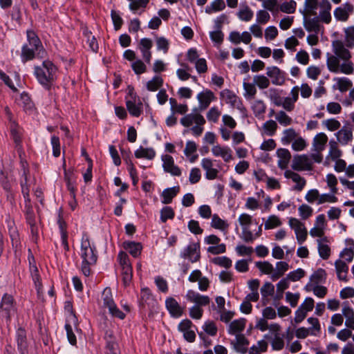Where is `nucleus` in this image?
Listing matches in <instances>:
<instances>
[{
  "instance_id": "nucleus-11",
  "label": "nucleus",
  "mask_w": 354,
  "mask_h": 354,
  "mask_svg": "<svg viewBox=\"0 0 354 354\" xmlns=\"http://www.w3.org/2000/svg\"><path fill=\"white\" fill-rule=\"evenodd\" d=\"M21 167L22 174L20 179V185L21 187V193L25 199V202H30L29 196L30 192V180L28 178L29 169L28 167V163L26 161L21 160Z\"/></svg>"
},
{
  "instance_id": "nucleus-21",
  "label": "nucleus",
  "mask_w": 354,
  "mask_h": 354,
  "mask_svg": "<svg viewBox=\"0 0 354 354\" xmlns=\"http://www.w3.org/2000/svg\"><path fill=\"white\" fill-rule=\"evenodd\" d=\"M338 142L346 145L353 140V129L350 124L344 125L335 134Z\"/></svg>"
},
{
  "instance_id": "nucleus-40",
  "label": "nucleus",
  "mask_w": 354,
  "mask_h": 354,
  "mask_svg": "<svg viewBox=\"0 0 354 354\" xmlns=\"http://www.w3.org/2000/svg\"><path fill=\"white\" fill-rule=\"evenodd\" d=\"M335 266L338 279L341 281H347L346 275L348 271L347 264L342 260H337L335 261Z\"/></svg>"
},
{
  "instance_id": "nucleus-42",
  "label": "nucleus",
  "mask_w": 354,
  "mask_h": 354,
  "mask_svg": "<svg viewBox=\"0 0 354 354\" xmlns=\"http://www.w3.org/2000/svg\"><path fill=\"white\" fill-rule=\"evenodd\" d=\"M224 0H214L209 5L205 8V12L211 15L214 12H220L225 8Z\"/></svg>"
},
{
  "instance_id": "nucleus-1",
  "label": "nucleus",
  "mask_w": 354,
  "mask_h": 354,
  "mask_svg": "<svg viewBox=\"0 0 354 354\" xmlns=\"http://www.w3.org/2000/svg\"><path fill=\"white\" fill-rule=\"evenodd\" d=\"M57 68L49 60L44 61L41 66L35 67V75L38 82L48 88L55 79Z\"/></svg>"
},
{
  "instance_id": "nucleus-8",
  "label": "nucleus",
  "mask_w": 354,
  "mask_h": 354,
  "mask_svg": "<svg viewBox=\"0 0 354 354\" xmlns=\"http://www.w3.org/2000/svg\"><path fill=\"white\" fill-rule=\"evenodd\" d=\"M81 257L88 263H96L97 255L95 248L91 246L88 236H83L81 242Z\"/></svg>"
},
{
  "instance_id": "nucleus-32",
  "label": "nucleus",
  "mask_w": 354,
  "mask_h": 354,
  "mask_svg": "<svg viewBox=\"0 0 354 354\" xmlns=\"http://www.w3.org/2000/svg\"><path fill=\"white\" fill-rule=\"evenodd\" d=\"M10 131L12 138L16 144V147H18L21 146L22 134L21 129L15 121L11 120L10 121Z\"/></svg>"
},
{
  "instance_id": "nucleus-18",
  "label": "nucleus",
  "mask_w": 354,
  "mask_h": 354,
  "mask_svg": "<svg viewBox=\"0 0 354 354\" xmlns=\"http://www.w3.org/2000/svg\"><path fill=\"white\" fill-rule=\"evenodd\" d=\"M185 297L189 301L194 303V306H198L199 307L205 306L210 302V298L208 296L202 295L192 290H189Z\"/></svg>"
},
{
  "instance_id": "nucleus-27",
  "label": "nucleus",
  "mask_w": 354,
  "mask_h": 354,
  "mask_svg": "<svg viewBox=\"0 0 354 354\" xmlns=\"http://www.w3.org/2000/svg\"><path fill=\"white\" fill-rule=\"evenodd\" d=\"M16 338L17 342L18 350L21 354H26L28 349V342L26 337V332L24 329L20 328L17 330Z\"/></svg>"
},
{
  "instance_id": "nucleus-5",
  "label": "nucleus",
  "mask_w": 354,
  "mask_h": 354,
  "mask_svg": "<svg viewBox=\"0 0 354 354\" xmlns=\"http://www.w3.org/2000/svg\"><path fill=\"white\" fill-rule=\"evenodd\" d=\"M15 180L12 170L9 168L0 169V184L2 188L7 193V198L10 202L14 199L13 185Z\"/></svg>"
},
{
  "instance_id": "nucleus-28",
  "label": "nucleus",
  "mask_w": 354,
  "mask_h": 354,
  "mask_svg": "<svg viewBox=\"0 0 354 354\" xmlns=\"http://www.w3.org/2000/svg\"><path fill=\"white\" fill-rule=\"evenodd\" d=\"M212 152L216 157H221L225 162H229L232 159V151L227 147L215 145L212 148Z\"/></svg>"
},
{
  "instance_id": "nucleus-15",
  "label": "nucleus",
  "mask_w": 354,
  "mask_h": 354,
  "mask_svg": "<svg viewBox=\"0 0 354 354\" xmlns=\"http://www.w3.org/2000/svg\"><path fill=\"white\" fill-rule=\"evenodd\" d=\"M354 7L350 3H346L336 8L334 10V17L337 21H346L350 15L353 12Z\"/></svg>"
},
{
  "instance_id": "nucleus-36",
  "label": "nucleus",
  "mask_w": 354,
  "mask_h": 354,
  "mask_svg": "<svg viewBox=\"0 0 354 354\" xmlns=\"http://www.w3.org/2000/svg\"><path fill=\"white\" fill-rule=\"evenodd\" d=\"M328 137L324 133H319L313 139V147L316 152L322 151L326 147Z\"/></svg>"
},
{
  "instance_id": "nucleus-34",
  "label": "nucleus",
  "mask_w": 354,
  "mask_h": 354,
  "mask_svg": "<svg viewBox=\"0 0 354 354\" xmlns=\"http://www.w3.org/2000/svg\"><path fill=\"white\" fill-rule=\"evenodd\" d=\"M123 247L133 257H138L141 254L142 249V246L140 243L134 241H124L123 243Z\"/></svg>"
},
{
  "instance_id": "nucleus-16",
  "label": "nucleus",
  "mask_w": 354,
  "mask_h": 354,
  "mask_svg": "<svg viewBox=\"0 0 354 354\" xmlns=\"http://www.w3.org/2000/svg\"><path fill=\"white\" fill-rule=\"evenodd\" d=\"M333 51L334 55L339 60H347L351 57V52L346 48V44L340 40H335L333 42Z\"/></svg>"
},
{
  "instance_id": "nucleus-43",
  "label": "nucleus",
  "mask_w": 354,
  "mask_h": 354,
  "mask_svg": "<svg viewBox=\"0 0 354 354\" xmlns=\"http://www.w3.org/2000/svg\"><path fill=\"white\" fill-rule=\"evenodd\" d=\"M156 156V151L152 148H144L140 147L135 151V156L137 158H146L148 160H152Z\"/></svg>"
},
{
  "instance_id": "nucleus-30",
  "label": "nucleus",
  "mask_w": 354,
  "mask_h": 354,
  "mask_svg": "<svg viewBox=\"0 0 354 354\" xmlns=\"http://www.w3.org/2000/svg\"><path fill=\"white\" fill-rule=\"evenodd\" d=\"M342 315L346 317V326L354 330V311L351 307L348 306V302L344 303Z\"/></svg>"
},
{
  "instance_id": "nucleus-63",
  "label": "nucleus",
  "mask_w": 354,
  "mask_h": 354,
  "mask_svg": "<svg viewBox=\"0 0 354 354\" xmlns=\"http://www.w3.org/2000/svg\"><path fill=\"white\" fill-rule=\"evenodd\" d=\"M297 3L290 0L289 2H284L280 6V10L283 12L292 14L294 13L296 10Z\"/></svg>"
},
{
  "instance_id": "nucleus-55",
  "label": "nucleus",
  "mask_w": 354,
  "mask_h": 354,
  "mask_svg": "<svg viewBox=\"0 0 354 354\" xmlns=\"http://www.w3.org/2000/svg\"><path fill=\"white\" fill-rule=\"evenodd\" d=\"M174 216V211L171 207L166 206L160 210V220L162 223H165L168 219H173Z\"/></svg>"
},
{
  "instance_id": "nucleus-38",
  "label": "nucleus",
  "mask_w": 354,
  "mask_h": 354,
  "mask_svg": "<svg viewBox=\"0 0 354 354\" xmlns=\"http://www.w3.org/2000/svg\"><path fill=\"white\" fill-rule=\"evenodd\" d=\"M236 15L240 20L250 21L254 16V12L245 3L241 5V8Z\"/></svg>"
},
{
  "instance_id": "nucleus-2",
  "label": "nucleus",
  "mask_w": 354,
  "mask_h": 354,
  "mask_svg": "<svg viewBox=\"0 0 354 354\" xmlns=\"http://www.w3.org/2000/svg\"><path fill=\"white\" fill-rule=\"evenodd\" d=\"M26 35L28 44H24L21 48V57L23 62L34 59L35 52L41 47V42L33 30H28Z\"/></svg>"
},
{
  "instance_id": "nucleus-61",
  "label": "nucleus",
  "mask_w": 354,
  "mask_h": 354,
  "mask_svg": "<svg viewBox=\"0 0 354 354\" xmlns=\"http://www.w3.org/2000/svg\"><path fill=\"white\" fill-rule=\"evenodd\" d=\"M329 155L333 160H337L342 156V151L339 149L337 143L334 140H330L329 142Z\"/></svg>"
},
{
  "instance_id": "nucleus-24",
  "label": "nucleus",
  "mask_w": 354,
  "mask_h": 354,
  "mask_svg": "<svg viewBox=\"0 0 354 354\" xmlns=\"http://www.w3.org/2000/svg\"><path fill=\"white\" fill-rule=\"evenodd\" d=\"M201 167L206 171L205 178L208 180H214L217 178L218 170L213 167V161L209 158H203L201 161Z\"/></svg>"
},
{
  "instance_id": "nucleus-50",
  "label": "nucleus",
  "mask_w": 354,
  "mask_h": 354,
  "mask_svg": "<svg viewBox=\"0 0 354 354\" xmlns=\"http://www.w3.org/2000/svg\"><path fill=\"white\" fill-rule=\"evenodd\" d=\"M345 44L347 48L354 47V26H350L344 30Z\"/></svg>"
},
{
  "instance_id": "nucleus-20",
  "label": "nucleus",
  "mask_w": 354,
  "mask_h": 354,
  "mask_svg": "<svg viewBox=\"0 0 354 354\" xmlns=\"http://www.w3.org/2000/svg\"><path fill=\"white\" fill-rule=\"evenodd\" d=\"M197 99L199 102V110L203 111L209 106L210 103L214 100L216 97L211 90L205 89L197 95Z\"/></svg>"
},
{
  "instance_id": "nucleus-59",
  "label": "nucleus",
  "mask_w": 354,
  "mask_h": 354,
  "mask_svg": "<svg viewBox=\"0 0 354 354\" xmlns=\"http://www.w3.org/2000/svg\"><path fill=\"white\" fill-rule=\"evenodd\" d=\"M118 259L122 269L132 268L129 257L126 252L120 251L118 253Z\"/></svg>"
},
{
  "instance_id": "nucleus-4",
  "label": "nucleus",
  "mask_w": 354,
  "mask_h": 354,
  "mask_svg": "<svg viewBox=\"0 0 354 354\" xmlns=\"http://www.w3.org/2000/svg\"><path fill=\"white\" fill-rule=\"evenodd\" d=\"M206 121L204 117L200 113H189L185 115L180 119V124L185 127H189L194 123L196 124L195 126L191 128V131L192 134L195 136H200L204 129L203 126L205 124Z\"/></svg>"
},
{
  "instance_id": "nucleus-60",
  "label": "nucleus",
  "mask_w": 354,
  "mask_h": 354,
  "mask_svg": "<svg viewBox=\"0 0 354 354\" xmlns=\"http://www.w3.org/2000/svg\"><path fill=\"white\" fill-rule=\"evenodd\" d=\"M131 68L136 75H141L147 71V66L141 59L132 62Z\"/></svg>"
},
{
  "instance_id": "nucleus-64",
  "label": "nucleus",
  "mask_w": 354,
  "mask_h": 354,
  "mask_svg": "<svg viewBox=\"0 0 354 354\" xmlns=\"http://www.w3.org/2000/svg\"><path fill=\"white\" fill-rule=\"evenodd\" d=\"M281 225V222L279 218L275 215H271L268 217L265 223V229L270 230L279 227Z\"/></svg>"
},
{
  "instance_id": "nucleus-45",
  "label": "nucleus",
  "mask_w": 354,
  "mask_h": 354,
  "mask_svg": "<svg viewBox=\"0 0 354 354\" xmlns=\"http://www.w3.org/2000/svg\"><path fill=\"white\" fill-rule=\"evenodd\" d=\"M163 84V80L160 76L156 75L147 82V88L149 91H156Z\"/></svg>"
},
{
  "instance_id": "nucleus-53",
  "label": "nucleus",
  "mask_w": 354,
  "mask_h": 354,
  "mask_svg": "<svg viewBox=\"0 0 354 354\" xmlns=\"http://www.w3.org/2000/svg\"><path fill=\"white\" fill-rule=\"evenodd\" d=\"M253 80L254 84L261 89L267 88L270 86L269 79L264 75H255Z\"/></svg>"
},
{
  "instance_id": "nucleus-41",
  "label": "nucleus",
  "mask_w": 354,
  "mask_h": 354,
  "mask_svg": "<svg viewBox=\"0 0 354 354\" xmlns=\"http://www.w3.org/2000/svg\"><path fill=\"white\" fill-rule=\"evenodd\" d=\"M211 227L222 232H226L229 227V224L215 214L212 216Z\"/></svg>"
},
{
  "instance_id": "nucleus-17",
  "label": "nucleus",
  "mask_w": 354,
  "mask_h": 354,
  "mask_svg": "<svg viewBox=\"0 0 354 354\" xmlns=\"http://www.w3.org/2000/svg\"><path fill=\"white\" fill-rule=\"evenodd\" d=\"M233 349L241 354H245L248 352L249 341L243 334L236 335L235 339L230 342Z\"/></svg>"
},
{
  "instance_id": "nucleus-56",
  "label": "nucleus",
  "mask_w": 354,
  "mask_h": 354,
  "mask_svg": "<svg viewBox=\"0 0 354 354\" xmlns=\"http://www.w3.org/2000/svg\"><path fill=\"white\" fill-rule=\"evenodd\" d=\"M256 266L265 274H270L274 271L273 266L268 261L256 262Z\"/></svg>"
},
{
  "instance_id": "nucleus-37",
  "label": "nucleus",
  "mask_w": 354,
  "mask_h": 354,
  "mask_svg": "<svg viewBox=\"0 0 354 354\" xmlns=\"http://www.w3.org/2000/svg\"><path fill=\"white\" fill-rule=\"evenodd\" d=\"M180 191L179 186H175L171 188L165 189L161 196L162 197V203L163 204H169L171 203L172 199L177 195Z\"/></svg>"
},
{
  "instance_id": "nucleus-14",
  "label": "nucleus",
  "mask_w": 354,
  "mask_h": 354,
  "mask_svg": "<svg viewBox=\"0 0 354 354\" xmlns=\"http://www.w3.org/2000/svg\"><path fill=\"white\" fill-rule=\"evenodd\" d=\"M266 75L272 79L274 85H282L286 81V73L277 66H268L266 68Z\"/></svg>"
},
{
  "instance_id": "nucleus-44",
  "label": "nucleus",
  "mask_w": 354,
  "mask_h": 354,
  "mask_svg": "<svg viewBox=\"0 0 354 354\" xmlns=\"http://www.w3.org/2000/svg\"><path fill=\"white\" fill-rule=\"evenodd\" d=\"M277 127L278 126L275 121L272 120H268L262 126V135L272 136L275 134Z\"/></svg>"
},
{
  "instance_id": "nucleus-31",
  "label": "nucleus",
  "mask_w": 354,
  "mask_h": 354,
  "mask_svg": "<svg viewBox=\"0 0 354 354\" xmlns=\"http://www.w3.org/2000/svg\"><path fill=\"white\" fill-rule=\"evenodd\" d=\"M245 324L246 319L244 318L235 319L230 323L228 333L231 335L240 334L245 329Z\"/></svg>"
},
{
  "instance_id": "nucleus-52",
  "label": "nucleus",
  "mask_w": 354,
  "mask_h": 354,
  "mask_svg": "<svg viewBox=\"0 0 354 354\" xmlns=\"http://www.w3.org/2000/svg\"><path fill=\"white\" fill-rule=\"evenodd\" d=\"M319 3L317 0H306L304 6L307 13L310 15L316 16V10L319 6Z\"/></svg>"
},
{
  "instance_id": "nucleus-47",
  "label": "nucleus",
  "mask_w": 354,
  "mask_h": 354,
  "mask_svg": "<svg viewBox=\"0 0 354 354\" xmlns=\"http://www.w3.org/2000/svg\"><path fill=\"white\" fill-rule=\"evenodd\" d=\"M334 80L337 82V88L342 93L346 92L353 86L352 82L347 77H337Z\"/></svg>"
},
{
  "instance_id": "nucleus-35",
  "label": "nucleus",
  "mask_w": 354,
  "mask_h": 354,
  "mask_svg": "<svg viewBox=\"0 0 354 354\" xmlns=\"http://www.w3.org/2000/svg\"><path fill=\"white\" fill-rule=\"evenodd\" d=\"M126 106L129 113L133 117H139L142 113V103L140 101L136 103L134 100H127Z\"/></svg>"
},
{
  "instance_id": "nucleus-7",
  "label": "nucleus",
  "mask_w": 354,
  "mask_h": 354,
  "mask_svg": "<svg viewBox=\"0 0 354 354\" xmlns=\"http://www.w3.org/2000/svg\"><path fill=\"white\" fill-rule=\"evenodd\" d=\"M16 311L17 308L13 297L4 294L0 303V315L6 318V322H10Z\"/></svg>"
},
{
  "instance_id": "nucleus-57",
  "label": "nucleus",
  "mask_w": 354,
  "mask_h": 354,
  "mask_svg": "<svg viewBox=\"0 0 354 354\" xmlns=\"http://www.w3.org/2000/svg\"><path fill=\"white\" fill-rule=\"evenodd\" d=\"M274 292V286L270 282H266L261 288V294L263 299L272 296Z\"/></svg>"
},
{
  "instance_id": "nucleus-13",
  "label": "nucleus",
  "mask_w": 354,
  "mask_h": 354,
  "mask_svg": "<svg viewBox=\"0 0 354 354\" xmlns=\"http://www.w3.org/2000/svg\"><path fill=\"white\" fill-rule=\"evenodd\" d=\"M180 257L188 259L192 263L199 261L201 257L199 243H192L188 245L180 253Z\"/></svg>"
},
{
  "instance_id": "nucleus-58",
  "label": "nucleus",
  "mask_w": 354,
  "mask_h": 354,
  "mask_svg": "<svg viewBox=\"0 0 354 354\" xmlns=\"http://www.w3.org/2000/svg\"><path fill=\"white\" fill-rule=\"evenodd\" d=\"M243 86L245 91L244 96L247 99L254 98L257 93L255 84L252 83L243 82Z\"/></svg>"
},
{
  "instance_id": "nucleus-25",
  "label": "nucleus",
  "mask_w": 354,
  "mask_h": 354,
  "mask_svg": "<svg viewBox=\"0 0 354 354\" xmlns=\"http://www.w3.org/2000/svg\"><path fill=\"white\" fill-rule=\"evenodd\" d=\"M221 96L225 100L227 104L232 106L239 109L242 105L240 98L232 91L225 89L221 92Z\"/></svg>"
},
{
  "instance_id": "nucleus-49",
  "label": "nucleus",
  "mask_w": 354,
  "mask_h": 354,
  "mask_svg": "<svg viewBox=\"0 0 354 354\" xmlns=\"http://www.w3.org/2000/svg\"><path fill=\"white\" fill-rule=\"evenodd\" d=\"M140 299L142 306L149 305L153 301L151 290L147 288H142Z\"/></svg>"
},
{
  "instance_id": "nucleus-22",
  "label": "nucleus",
  "mask_w": 354,
  "mask_h": 354,
  "mask_svg": "<svg viewBox=\"0 0 354 354\" xmlns=\"http://www.w3.org/2000/svg\"><path fill=\"white\" fill-rule=\"evenodd\" d=\"M165 306L171 317L178 318L182 316L183 310L174 298H167Z\"/></svg>"
},
{
  "instance_id": "nucleus-9",
  "label": "nucleus",
  "mask_w": 354,
  "mask_h": 354,
  "mask_svg": "<svg viewBox=\"0 0 354 354\" xmlns=\"http://www.w3.org/2000/svg\"><path fill=\"white\" fill-rule=\"evenodd\" d=\"M239 223L242 227L241 239L247 243H252L254 240L252 232L250 230L249 226L252 223V217L248 214L243 213L239 217Z\"/></svg>"
},
{
  "instance_id": "nucleus-10",
  "label": "nucleus",
  "mask_w": 354,
  "mask_h": 354,
  "mask_svg": "<svg viewBox=\"0 0 354 354\" xmlns=\"http://www.w3.org/2000/svg\"><path fill=\"white\" fill-rule=\"evenodd\" d=\"M21 167L22 174L20 179V185L21 187V193L25 199V202H30L29 196L30 192V180L28 178L29 169L28 167V163L26 161L21 160Z\"/></svg>"
},
{
  "instance_id": "nucleus-29",
  "label": "nucleus",
  "mask_w": 354,
  "mask_h": 354,
  "mask_svg": "<svg viewBox=\"0 0 354 354\" xmlns=\"http://www.w3.org/2000/svg\"><path fill=\"white\" fill-rule=\"evenodd\" d=\"M277 154L279 158L277 163L278 167L281 169H286L291 158L290 152L286 149L281 148L277 151Z\"/></svg>"
},
{
  "instance_id": "nucleus-6",
  "label": "nucleus",
  "mask_w": 354,
  "mask_h": 354,
  "mask_svg": "<svg viewBox=\"0 0 354 354\" xmlns=\"http://www.w3.org/2000/svg\"><path fill=\"white\" fill-rule=\"evenodd\" d=\"M103 307L109 309V313L115 317L123 319L125 314L122 312L115 305L113 299L112 292L110 288H106L102 295Z\"/></svg>"
},
{
  "instance_id": "nucleus-54",
  "label": "nucleus",
  "mask_w": 354,
  "mask_h": 354,
  "mask_svg": "<svg viewBox=\"0 0 354 354\" xmlns=\"http://www.w3.org/2000/svg\"><path fill=\"white\" fill-rule=\"evenodd\" d=\"M318 252L323 259H328L330 254V248L327 244L322 243V241L318 240Z\"/></svg>"
},
{
  "instance_id": "nucleus-62",
  "label": "nucleus",
  "mask_w": 354,
  "mask_h": 354,
  "mask_svg": "<svg viewBox=\"0 0 354 354\" xmlns=\"http://www.w3.org/2000/svg\"><path fill=\"white\" fill-rule=\"evenodd\" d=\"M269 97L271 101L278 106H281L283 97H281L279 92L276 88H270L268 91Z\"/></svg>"
},
{
  "instance_id": "nucleus-51",
  "label": "nucleus",
  "mask_w": 354,
  "mask_h": 354,
  "mask_svg": "<svg viewBox=\"0 0 354 354\" xmlns=\"http://www.w3.org/2000/svg\"><path fill=\"white\" fill-rule=\"evenodd\" d=\"M212 262L215 265L219 266L221 267H223L225 268H230L232 265V260L225 256L223 257H218L213 258L212 259Z\"/></svg>"
},
{
  "instance_id": "nucleus-19",
  "label": "nucleus",
  "mask_w": 354,
  "mask_h": 354,
  "mask_svg": "<svg viewBox=\"0 0 354 354\" xmlns=\"http://www.w3.org/2000/svg\"><path fill=\"white\" fill-rule=\"evenodd\" d=\"M320 8L319 16H317L321 21L326 24L331 21L330 10L332 6L328 0H322L319 3Z\"/></svg>"
},
{
  "instance_id": "nucleus-46",
  "label": "nucleus",
  "mask_w": 354,
  "mask_h": 354,
  "mask_svg": "<svg viewBox=\"0 0 354 354\" xmlns=\"http://www.w3.org/2000/svg\"><path fill=\"white\" fill-rule=\"evenodd\" d=\"M326 279V272L322 268H319L310 276L311 282L315 285L325 282Z\"/></svg>"
},
{
  "instance_id": "nucleus-33",
  "label": "nucleus",
  "mask_w": 354,
  "mask_h": 354,
  "mask_svg": "<svg viewBox=\"0 0 354 354\" xmlns=\"http://www.w3.org/2000/svg\"><path fill=\"white\" fill-rule=\"evenodd\" d=\"M106 354H120L118 345L111 333H106Z\"/></svg>"
},
{
  "instance_id": "nucleus-26",
  "label": "nucleus",
  "mask_w": 354,
  "mask_h": 354,
  "mask_svg": "<svg viewBox=\"0 0 354 354\" xmlns=\"http://www.w3.org/2000/svg\"><path fill=\"white\" fill-rule=\"evenodd\" d=\"M26 218L27 223L30 227L31 232L33 235H37V227L36 226L35 223V213L32 206L30 205V202H26Z\"/></svg>"
},
{
  "instance_id": "nucleus-39",
  "label": "nucleus",
  "mask_w": 354,
  "mask_h": 354,
  "mask_svg": "<svg viewBox=\"0 0 354 354\" xmlns=\"http://www.w3.org/2000/svg\"><path fill=\"white\" fill-rule=\"evenodd\" d=\"M321 19L317 15L305 21V28L308 32H314L315 34L319 32L322 26L320 25Z\"/></svg>"
},
{
  "instance_id": "nucleus-3",
  "label": "nucleus",
  "mask_w": 354,
  "mask_h": 354,
  "mask_svg": "<svg viewBox=\"0 0 354 354\" xmlns=\"http://www.w3.org/2000/svg\"><path fill=\"white\" fill-rule=\"evenodd\" d=\"M326 57V65L330 72L335 73H342L346 75L353 73L354 65L350 59L342 60L343 63L340 64L339 60L336 56L327 53Z\"/></svg>"
},
{
  "instance_id": "nucleus-12",
  "label": "nucleus",
  "mask_w": 354,
  "mask_h": 354,
  "mask_svg": "<svg viewBox=\"0 0 354 354\" xmlns=\"http://www.w3.org/2000/svg\"><path fill=\"white\" fill-rule=\"evenodd\" d=\"M313 162L307 155L294 156L291 167L295 171H310Z\"/></svg>"
},
{
  "instance_id": "nucleus-23",
  "label": "nucleus",
  "mask_w": 354,
  "mask_h": 354,
  "mask_svg": "<svg viewBox=\"0 0 354 354\" xmlns=\"http://www.w3.org/2000/svg\"><path fill=\"white\" fill-rule=\"evenodd\" d=\"M284 176L297 183L294 187V189L296 191L301 192L306 184V180L304 178L291 170H286L284 172Z\"/></svg>"
},
{
  "instance_id": "nucleus-48",
  "label": "nucleus",
  "mask_w": 354,
  "mask_h": 354,
  "mask_svg": "<svg viewBox=\"0 0 354 354\" xmlns=\"http://www.w3.org/2000/svg\"><path fill=\"white\" fill-rule=\"evenodd\" d=\"M253 113L256 117H259L265 113L266 106L261 100H255L252 106Z\"/></svg>"
}]
</instances>
